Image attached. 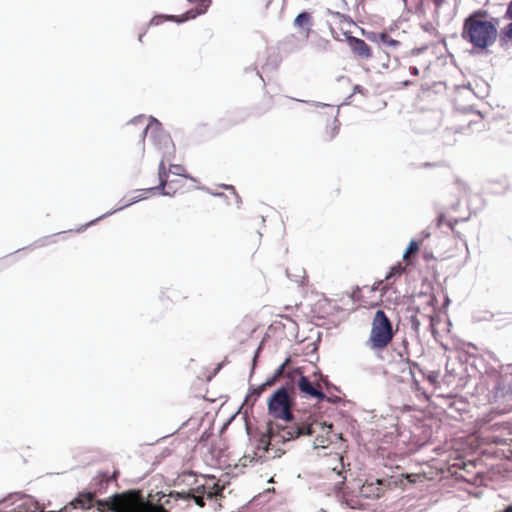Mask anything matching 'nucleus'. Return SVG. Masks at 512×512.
I'll return each instance as SVG.
<instances>
[{"mask_svg":"<svg viewBox=\"0 0 512 512\" xmlns=\"http://www.w3.org/2000/svg\"><path fill=\"white\" fill-rule=\"evenodd\" d=\"M497 27V19L490 17L488 11L478 9L464 19L461 37L473 48L485 50L496 42Z\"/></svg>","mask_w":512,"mask_h":512,"instance_id":"obj_1","label":"nucleus"},{"mask_svg":"<svg viewBox=\"0 0 512 512\" xmlns=\"http://www.w3.org/2000/svg\"><path fill=\"white\" fill-rule=\"evenodd\" d=\"M381 294L378 288L363 286L356 288L351 296L341 298L339 301L322 298L314 304V317L318 320L328 318L330 316H337L339 311H349L352 308H345L351 301L358 302L360 307L374 308L380 301Z\"/></svg>","mask_w":512,"mask_h":512,"instance_id":"obj_2","label":"nucleus"},{"mask_svg":"<svg viewBox=\"0 0 512 512\" xmlns=\"http://www.w3.org/2000/svg\"><path fill=\"white\" fill-rule=\"evenodd\" d=\"M317 426V424L311 423L276 425L275 428L270 426L268 433L260 437L254 454L256 457L262 458L273 443H285L304 435L312 436Z\"/></svg>","mask_w":512,"mask_h":512,"instance_id":"obj_3","label":"nucleus"},{"mask_svg":"<svg viewBox=\"0 0 512 512\" xmlns=\"http://www.w3.org/2000/svg\"><path fill=\"white\" fill-rule=\"evenodd\" d=\"M293 381L285 382L268 400L269 413L276 419L283 420L284 425L297 424L294 421L291 409L293 406ZM299 425L301 423H298Z\"/></svg>","mask_w":512,"mask_h":512,"instance_id":"obj_4","label":"nucleus"},{"mask_svg":"<svg viewBox=\"0 0 512 512\" xmlns=\"http://www.w3.org/2000/svg\"><path fill=\"white\" fill-rule=\"evenodd\" d=\"M143 498L140 491L130 490L115 494L109 500H96L94 503L99 512H131Z\"/></svg>","mask_w":512,"mask_h":512,"instance_id":"obj_5","label":"nucleus"},{"mask_svg":"<svg viewBox=\"0 0 512 512\" xmlns=\"http://www.w3.org/2000/svg\"><path fill=\"white\" fill-rule=\"evenodd\" d=\"M284 380L285 382L293 381V395H295V388L297 387L300 393L306 397L315 398L318 401L336 402V400L326 397L320 383L311 382L308 377L302 375L299 369H293L292 371L285 369Z\"/></svg>","mask_w":512,"mask_h":512,"instance_id":"obj_6","label":"nucleus"},{"mask_svg":"<svg viewBox=\"0 0 512 512\" xmlns=\"http://www.w3.org/2000/svg\"><path fill=\"white\" fill-rule=\"evenodd\" d=\"M396 330L392 327L391 322H373L368 345L372 349L386 348L392 341Z\"/></svg>","mask_w":512,"mask_h":512,"instance_id":"obj_7","label":"nucleus"},{"mask_svg":"<svg viewBox=\"0 0 512 512\" xmlns=\"http://www.w3.org/2000/svg\"><path fill=\"white\" fill-rule=\"evenodd\" d=\"M159 186L157 189H161L164 195L174 196L178 192L182 191L188 180V177H173L167 172V168L163 161L160 162L158 168Z\"/></svg>","mask_w":512,"mask_h":512,"instance_id":"obj_8","label":"nucleus"},{"mask_svg":"<svg viewBox=\"0 0 512 512\" xmlns=\"http://www.w3.org/2000/svg\"><path fill=\"white\" fill-rule=\"evenodd\" d=\"M368 39L380 45L387 53L396 51L401 43L400 41L393 39L388 33H371Z\"/></svg>","mask_w":512,"mask_h":512,"instance_id":"obj_9","label":"nucleus"},{"mask_svg":"<svg viewBox=\"0 0 512 512\" xmlns=\"http://www.w3.org/2000/svg\"><path fill=\"white\" fill-rule=\"evenodd\" d=\"M95 502V493L93 492H80L68 505L63 507L59 512H67L68 508H81L82 510H89L93 507Z\"/></svg>","mask_w":512,"mask_h":512,"instance_id":"obj_10","label":"nucleus"},{"mask_svg":"<svg viewBox=\"0 0 512 512\" xmlns=\"http://www.w3.org/2000/svg\"><path fill=\"white\" fill-rule=\"evenodd\" d=\"M222 490L223 487L219 485L215 477L205 478L203 484L193 488V491L206 496L208 499H213L214 497L218 496L221 494Z\"/></svg>","mask_w":512,"mask_h":512,"instance_id":"obj_11","label":"nucleus"},{"mask_svg":"<svg viewBox=\"0 0 512 512\" xmlns=\"http://www.w3.org/2000/svg\"><path fill=\"white\" fill-rule=\"evenodd\" d=\"M349 44L353 53L360 58L369 59L372 57V50L364 40L356 37H350Z\"/></svg>","mask_w":512,"mask_h":512,"instance_id":"obj_12","label":"nucleus"},{"mask_svg":"<svg viewBox=\"0 0 512 512\" xmlns=\"http://www.w3.org/2000/svg\"><path fill=\"white\" fill-rule=\"evenodd\" d=\"M289 362H290V358H287L285 360V362L276 369V371L274 372V374L271 377L266 379V381L264 383H262L260 386H258V388L256 390L257 395H260L261 393H263L267 387H271V386L275 385L281 378L284 379L285 368L287 367Z\"/></svg>","mask_w":512,"mask_h":512,"instance_id":"obj_13","label":"nucleus"},{"mask_svg":"<svg viewBox=\"0 0 512 512\" xmlns=\"http://www.w3.org/2000/svg\"><path fill=\"white\" fill-rule=\"evenodd\" d=\"M312 23V16L308 12L300 13L294 20V25L303 31L305 39L310 35Z\"/></svg>","mask_w":512,"mask_h":512,"instance_id":"obj_14","label":"nucleus"},{"mask_svg":"<svg viewBox=\"0 0 512 512\" xmlns=\"http://www.w3.org/2000/svg\"><path fill=\"white\" fill-rule=\"evenodd\" d=\"M188 2L195 3L196 6L195 8L186 11L185 17L180 21L193 19L198 15L204 14L211 4V0H188Z\"/></svg>","mask_w":512,"mask_h":512,"instance_id":"obj_15","label":"nucleus"},{"mask_svg":"<svg viewBox=\"0 0 512 512\" xmlns=\"http://www.w3.org/2000/svg\"><path fill=\"white\" fill-rule=\"evenodd\" d=\"M131 512H168L163 506L152 504L144 498Z\"/></svg>","mask_w":512,"mask_h":512,"instance_id":"obj_16","label":"nucleus"},{"mask_svg":"<svg viewBox=\"0 0 512 512\" xmlns=\"http://www.w3.org/2000/svg\"><path fill=\"white\" fill-rule=\"evenodd\" d=\"M6 512H39V509L37 505L32 502V500L26 499L13 509H10Z\"/></svg>","mask_w":512,"mask_h":512,"instance_id":"obj_17","label":"nucleus"},{"mask_svg":"<svg viewBox=\"0 0 512 512\" xmlns=\"http://www.w3.org/2000/svg\"><path fill=\"white\" fill-rule=\"evenodd\" d=\"M419 251V242L412 240L410 241L406 251L403 254V259L409 261L412 256L417 254Z\"/></svg>","mask_w":512,"mask_h":512,"instance_id":"obj_18","label":"nucleus"},{"mask_svg":"<svg viewBox=\"0 0 512 512\" xmlns=\"http://www.w3.org/2000/svg\"><path fill=\"white\" fill-rule=\"evenodd\" d=\"M169 175H173L175 177H188L185 172L186 169L182 165H171L169 169H167Z\"/></svg>","mask_w":512,"mask_h":512,"instance_id":"obj_19","label":"nucleus"},{"mask_svg":"<svg viewBox=\"0 0 512 512\" xmlns=\"http://www.w3.org/2000/svg\"><path fill=\"white\" fill-rule=\"evenodd\" d=\"M338 131H339V127L336 124V121L334 120L331 123V125L326 127L325 138L327 140H332L338 134Z\"/></svg>","mask_w":512,"mask_h":512,"instance_id":"obj_20","label":"nucleus"},{"mask_svg":"<svg viewBox=\"0 0 512 512\" xmlns=\"http://www.w3.org/2000/svg\"><path fill=\"white\" fill-rule=\"evenodd\" d=\"M174 20H176V17L173 15H157L151 19L150 24L151 25H160L164 21H174Z\"/></svg>","mask_w":512,"mask_h":512,"instance_id":"obj_21","label":"nucleus"},{"mask_svg":"<svg viewBox=\"0 0 512 512\" xmlns=\"http://www.w3.org/2000/svg\"><path fill=\"white\" fill-rule=\"evenodd\" d=\"M471 117L467 120V129H471L472 125H478L484 127L482 116L480 114H471Z\"/></svg>","mask_w":512,"mask_h":512,"instance_id":"obj_22","label":"nucleus"},{"mask_svg":"<svg viewBox=\"0 0 512 512\" xmlns=\"http://www.w3.org/2000/svg\"><path fill=\"white\" fill-rule=\"evenodd\" d=\"M188 496L193 498L195 503L198 506H200V507L205 506L204 495H202L200 493H196L195 491H193V488L189 490Z\"/></svg>","mask_w":512,"mask_h":512,"instance_id":"obj_23","label":"nucleus"},{"mask_svg":"<svg viewBox=\"0 0 512 512\" xmlns=\"http://www.w3.org/2000/svg\"><path fill=\"white\" fill-rule=\"evenodd\" d=\"M405 271V267L401 265V263H398L397 265L393 266L389 272V274L386 276V279H390L395 275H401Z\"/></svg>","mask_w":512,"mask_h":512,"instance_id":"obj_24","label":"nucleus"},{"mask_svg":"<svg viewBox=\"0 0 512 512\" xmlns=\"http://www.w3.org/2000/svg\"><path fill=\"white\" fill-rule=\"evenodd\" d=\"M437 225L439 227L447 225L451 230L454 229V223L451 220H447L444 214H440L437 218Z\"/></svg>","mask_w":512,"mask_h":512,"instance_id":"obj_25","label":"nucleus"},{"mask_svg":"<svg viewBox=\"0 0 512 512\" xmlns=\"http://www.w3.org/2000/svg\"><path fill=\"white\" fill-rule=\"evenodd\" d=\"M147 129H148L147 126L139 127V128H137V131H136V136H137L138 142L141 143L142 145L144 144Z\"/></svg>","mask_w":512,"mask_h":512,"instance_id":"obj_26","label":"nucleus"},{"mask_svg":"<svg viewBox=\"0 0 512 512\" xmlns=\"http://www.w3.org/2000/svg\"><path fill=\"white\" fill-rule=\"evenodd\" d=\"M503 38L512 40V22L509 23L502 31Z\"/></svg>","mask_w":512,"mask_h":512,"instance_id":"obj_27","label":"nucleus"},{"mask_svg":"<svg viewBox=\"0 0 512 512\" xmlns=\"http://www.w3.org/2000/svg\"><path fill=\"white\" fill-rule=\"evenodd\" d=\"M329 443V440L326 438H316L314 441V447H326Z\"/></svg>","mask_w":512,"mask_h":512,"instance_id":"obj_28","label":"nucleus"},{"mask_svg":"<svg viewBox=\"0 0 512 512\" xmlns=\"http://www.w3.org/2000/svg\"><path fill=\"white\" fill-rule=\"evenodd\" d=\"M373 320H388L387 316L385 315L384 311L381 309H378L375 312Z\"/></svg>","mask_w":512,"mask_h":512,"instance_id":"obj_29","label":"nucleus"},{"mask_svg":"<svg viewBox=\"0 0 512 512\" xmlns=\"http://www.w3.org/2000/svg\"><path fill=\"white\" fill-rule=\"evenodd\" d=\"M505 18L512 20V1L509 3L505 12Z\"/></svg>","mask_w":512,"mask_h":512,"instance_id":"obj_30","label":"nucleus"},{"mask_svg":"<svg viewBox=\"0 0 512 512\" xmlns=\"http://www.w3.org/2000/svg\"><path fill=\"white\" fill-rule=\"evenodd\" d=\"M309 420H311V417H308V420H307V421H303L302 423H309V424L311 423V424H317V425H318V426L315 428V432H314L312 435H314V434L317 432V429H319V428L323 429V427L321 426V424H320V423H318V422H316V421H312V422H311V421H309Z\"/></svg>","mask_w":512,"mask_h":512,"instance_id":"obj_31","label":"nucleus"},{"mask_svg":"<svg viewBox=\"0 0 512 512\" xmlns=\"http://www.w3.org/2000/svg\"><path fill=\"white\" fill-rule=\"evenodd\" d=\"M329 44H330V42L328 40H324L320 44V49L323 50V51H326L328 49Z\"/></svg>","mask_w":512,"mask_h":512,"instance_id":"obj_32","label":"nucleus"},{"mask_svg":"<svg viewBox=\"0 0 512 512\" xmlns=\"http://www.w3.org/2000/svg\"><path fill=\"white\" fill-rule=\"evenodd\" d=\"M410 72L415 76H418L420 73L419 68L416 65L410 67Z\"/></svg>","mask_w":512,"mask_h":512,"instance_id":"obj_33","label":"nucleus"},{"mask_svg":"<svg viewBox=\"0 0 512 512\" xmlns=\"http://www.w3.org/2000/svg\"><path fill=\"white\" fill-rule=\"evenodd\" d=\"M427 379H428V381H429L430 383H436V382H437V375H429V376L427 377Z\"/></svg>","mask_w":512,"mask_h":512,"instance_id":"obj_34","label":"nucleus"},{"mask_svg":"<svg viewBox=\"0 0 512 512\" xmlns=\"http://www.w3.org/2000/svg\"><path fill=\"white\" fill-rule=\"evenodd\" d=\"M443 322L437 321V322H431V326L434 329L435 325L442 324ZM447 326H451V322H444Z\"/></svg>","mask_w":512,"mask_h":512,"instance_id":"obj_35","label":"nucleus"},{"mask_svg":"<svg viewBox=\"0 0 512 512\" xmlns=\"http://www.w3.org/2000/svg\"><path fill=\"white\" fill-rule=\"evenodd\" d=\"M100 476L102 479H105L107 482L110 481V478L108 477V475L106 473H101Z\"/></svg>","mask_w":512,"mask_h":512,"instance_id":"obj_36","label":"nucleus"},{"mask_svg":"<svg viewBox=\"0 0 512 512\" xmlns=\"http://www.w3.org/2000/svg\"><path fill=\"white\" fill-rule=\"evenodd\" d=\"M279 316L291 320V316L289 314H279Z\"/></svg>","mask_w":512,"mask_h":512,"instance_id":"obj_37","label":"nucleus"},{"mask_svg":"<svg viewBox=\"0 0 512 512\" xmlns=\"http://www.w3.org/2000/svg\"><path fill=\"white\" fill-rule=\"evenodd\" d=\"M421 66L424 68V70H427L429 68V63H426V64L421 65Z\"/></svg>","mask_w":512,"mask_h":512,"instance_id":"obj_38","label":"nucleus"},{"mask_svg":"<svg viewBox=\"0 0 512 512\" xmlns=\"http://www.w3.org/2000/svg\"><path fill=\"white\" fill-rule=\"evenodd\" d=\"M504 512H512V507H508Z\"/></svg>","mask_w":512,"mask_h":512,"instance_id":"obj_39","label":"nucleus"},{"mask_svg":"<svg viewBox=\"0 0 512 512\" xmlns=\"http://www.w3.org/2000/svg\"><path fill=\"white\" fill-rule=\"evenodd\" d=\"M144 34H139V41L142 42V38H143Z\"/></svg>","mask_w":512,"mask_h":512,"instance_id":"obj_40","label":"nucleus"},{"mask_svg":"<svg viewBox=\"0 0 512 512\" xmlns=\"http://www.w3.org/2000/svg\"><path fill=\"white\" fill-rule=\"evenodd\" d=\"M409 84H413V82H409V81H405L404 82V85H406V86L409 85Z\"/></svg>","mask_w":512,"mask_h":512,"instance_id":"obj_41","label":"nucleus"}]
</instances>
